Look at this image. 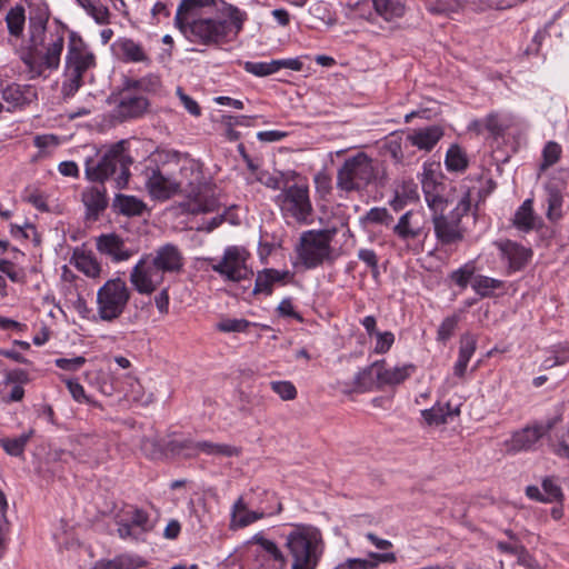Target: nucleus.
Returning <instances> with one entry per match:
<instances>
[{
	"label": "nucleus",
	"mask_w": 569,
	"mask_h": 569,
	"mask_svg": "<svg viewBox=\"0 0 569 569\" xmlns=\"http://www.w3.org/2000/svg\"><path fill=\"white\" fill-rule=\"evenodd\" d=\"M66 27L56 24L48 27L46 14L29 18L28 47L21 52L20 59L24 63L30 78H38L46 71L58 70L64 49Z\"/></svg>",
	"instance_id": "nucleus-1"
},
{
	"label": "nucleus",
	"mask_w": 569,
	"mask_h": 569,
	"mask_svg": "<svg viewBox=\"0 0 569 569\" xmlns=\"http://www.w3.org/2000/svg\"><path fill=\"white\" fill-rule=\"evenodd\" d=\"M214 14H202L177 28L191 42L204 46H219L231 41L243 28L246 12L238 7L219 1Z\"/></svg>",
	"instance_id": "nucleus-2"
},
{
	"label": "nucleus",
	"mask_w": 569,
	"mask_h": 569,
	"mask_svg": "<svg viewBox=\"0 0 569 569\" xmlns=\"http://www.w3.org/2000/svg\"><path fill=\"white\" fill-rule=\"evenodd\" d=\"M183 256L178 246L166 243L143 254L130 271L129 280L140 295L150 296L163 283L167 273H179Z\"/></svg>",
	"instance_id": "nucleus-3"
},
{
	"label": "nucleus",
	"mask_w": 569,
	"mask_h": 569,
	"mask_svg": "<svg viewBox=\"0 0 569 569\" xmlns=\"http://www.w3.org/2000/svg\"><path fill=\"white\" fill-rule=\"evenodd\" d=\"M124 141L112 144L98 159L87 158L84 162V176L91 182L104 183L113 180L117 189L127 188L130 179V166L133 160L126 150Z\"/></svg>",
	"instance_id": "nucleus-4"
},
{
	"label": "nucleus",
	"mask_w": 569,
	"mask_h": 569,
	"mask_svg": "<svg viewBox=\"0 0 569 569\" xmlns=\"http://www.w3.org/2000/svg\"><path fill=\"white\" fill-rule=\"evenodd\" d=\"M97 60L88 43L76 31H69L67 54L64 58V80L61 87L63 98L73 97L84 84L89 71L94 69Z\"/></svg>",
	"instance_id": "nucleus-5"
},
{
	"label": "nucleus",
	"mask_w": 569,
	"mask_h": 569,
	"mask_svg": "<svg viewBox=\"0 0 569 569\" xmlns=\"http://www.w3.org/2000/svg\"><path fill=\"white\" fill-rule=\"evenodd\" d=\"M286 547L293 559L291 569H316L323 552L322 533L311 525H295Z\"/></svg>",
	"instance_id": "nucleus-6"
},
{
	"label": "nucleus",
	"mask_w": 569,
	"mask_h": 569,
	"mask_svg": "<svg viewBox=\"0 0 569 569\" xmlns=\"http://www.w3.org/2000/svg\"><path fill=\"white\" fill-rule=\"evenodd\" d=\"M441 210L432 211V224L437 241L441 246L458 244L465 239L466 228L462 226V218L471 209V191L466 189L456 207L448 213Z\"/></svg>",
	"instance_id": "nucleus-7"
},
{
	"label": "nucleus",
	"mask_w": 569,
	"mask_h": 569,
	"mask_svg": "<svg viewBox=\"0 0 569 569\" xmlns=\"http://www.w3.org/2000/svg\"><path fill=\"white\" fill-rule=\"evenodd\" d=\"M337 230L333 228L308 230L301 233L296 251L301 264L306 269H315L323 263L333 262L331 242Z\"/></svg>",
	"instance_id": "nucleus-8"
},
{
	"label": "nucleus",
	"mask_w": 569,
	"mask_h": 569,
	"mask_svg": "<svg viewBox=\"0 0 569 569\" xmlns=\"http://www.w3.org/2000/svg\"><path fill=\"white\" fill-rule=\"evenodd\" d=\"M299 174L291 172V179L286 178L282 183V191L276 197L281 212L297 222H307L313 212L309 197V187L305 181H295Z\"/></svg>",
	"instance_id": "nucleus-9"
},
{
	"label": "nucleus",
	"mask_w": 569,
	"mask_h": 569,
	"mask_svg": "<svg viewBox=\"0 0 569 569\" xmlns=\"http://www.w3.org/2000/svg\"><path fill=\"white\" fill-rule=\"evenodd\" d=\"M377 177L372 159L365 152L345 160L337 172V188L346 192L367 188Z\"/></svg>",
	"instance_id": "nucleus-10"
},
{
	"label": "nucleus",
	"mask_w": 569,
	"mask_h": 569,
	"mask_svg": "<svg viewBox=\"0 0 569 569\" xmlns=\"http://www.w3.org/2000/svg\"><path fill=\"white\" fill-rule=\"evenodd\" d=\"M130 296V290L122 279L106 281L97 292V311L100 319L108 322L118 319L126 310Z\"/></svg>",
	"instance_id": "nucleus-11"
},
{
	"label": "nucleus",
	"mask_w": 569,
	"mask_h": 569,
	"mask_svg": "<svg viewBox=\"0 0 569 569\" xmlns=\"http://www.w3.org/2000/svg\"><path fill=\"white\" fill-rule=\"evenodd\" d=\"M117 533L123 540L144 541L153 530L149 513L134 505H124L114 513Z\"/></svg>",
	"instance_id": "nucleus-12"
},
{
	"label": "nucleus",
	"mask_w": 569,
	"mask_h": 569,
	"mask_svg": "<svg viewBox=\"0 0 569 569\" xmlns=\"http://www.w3.org/2000/svg\"><path fill=\"white\" fill-rule=\"evenodd\" d=\"M186 192L187 199L180 203L183 212L200 214L214 212L220 208L218 199L209 193V188L199 171L196 172L194 179L189 181Z\"/></svg>",
	"instance_id": "nucleus-13"
},
{
	"label": "nucleus",
	"mask_w": 569,
	"mask_h": 569,
	"mask_svg": "<svg viewBox=\"0 0 569 569\" xmlns=\"http://www.w3.org/2000/svg\"><path fill=\"white\" fill-rule=\"evenodd\" d=\"M248 251L238 246L227 247L222 258L211 264V269L226 280L240 282L247 279L252 271L247 266Z\"/></svg>",
	"instance_id": "nucleus-14"
},
{
	"label": "nucleus",
	"mask_w": 569,
	"mask_h": 569,
	"mask_svg": "<svg viewBox=\"0 0 569 569\" xmlns=\"http://www.w3.org/2000/svg\"><path fill=\"white\" fill-rule=\"evenodd\" d=\"M393 234L405 243L407 251L418 252L419 248L412 242L419 238H427L428 229L419 211L408 210L392 228Z\"/></svg>",
	"instance_id": "nucleus-15"
},
{
	"label": "nucleus",
	"mask_w": 569,
	"mask_h": 569,
	"mask_svg": "<svg viewBox=\"0 0 569 569\" xmlns=\"http://www.w3.org/2000/svg\"><path fill=\"white\" fill-rule=\"evenodd\" d=\"M440 163L425 162L421 173V186L425 199L432 211H438L448 206V200L441 194L442 183L439 172Z\"/></svg>",
	"instance_id": "nucleus-16"
},
{
	"label": "nucleus",
	"mask_w": 569,
	"mask_h": 569,
	"mask_svg": "<svg viewBox=\"0 0 569 569\" xmlns=\"http://www.w3.org/2000/svg\"><path fill=\"white\" fill-rule=\"evenodd\" d=\"M558 419L553 418L546 423L533 422L531 426L512 433L510 441L507 442L508 450L512 452L528 451L547 433H549L556 426Z\"/></svg>",
	"instance_id": "nucleus-17"
},
{
	"label": "nucleus",
	"mask_w": 569,
	"mask_h": 569,
	"mask_svg": "<svg viewBox=\"0 0 569 569\" xmlns=\"http://www.w3.org/2000/svg\"><path fill=\"white\" fill-rule=\"evenodd\" d=\"M146 188L157 200H168L180 192V182L164 176L159 168L147 169Z\"/></svg>",
	"instance_id": "nucleus-18"
},
{
	"label": "nucleus",
	"mask_w": 569,
	"mask_h": 569,
	"mask_svg": "<svg viewBox=\"0 0 569 569\" xmlns=\"http://www.w3.org/2000/svg\"><path fill=\"white\" fill-rule=\"evenodd\" d=\"M149 106L150 102L146 97L129 90H121L117 100L116 113L122 121L136 119L147 113Z\"/></svg>",
	"instance_id": "nucleus-19"
},
{
	"label": "nucleus",
	"mask_w": 569,
	"mask_h": 569,
	"mask_svg": "<svg viewBox=\"0 0 569 569\" xmlns=\"http://www.w3.org/2000/svg\"><path fill=\"white\" fill-rule=\"evenodd\" d=\"M378 387L397 386L405 382L416 371V366L407 363L400 367L388 368L385 359L373 362Z\"/></svg>",
	"instance_id": "nucleus-20"
},
{
	"label": "nucleus",
	"mask_w": 569,
	"mask_h": 569,
	"mask_svg": "<svg viewBox=\"0 0 569 569\" xmlns=\"http://www.w3.org/2000/svg\"><path fill=\"white\" fill-rule=\"evenodd\" d=\"M502 258L508 260L509 271L522 270L532 258V250L511 240H503L496 243Z\"/></svg>",
	"instance_id": "nucleus-21"
},
{
	"label": "nucleus",
	"mask_w": 569,
	"mask_h": 569,
	"mask_svg": "<svg viewBox=\"0 0 569 569\" xmlns=\"http://www.w3.org/2000/svg\"><path fill=\"white\" fill-rule=\"evenodd\" d=\"M96 247L100 253L110 257L114 262L126 261L133 256L123 239L114 232L100 234L96 240Z\"/></svg>",
	"instance_id": "nucleus-22"
},
{
	"label": "nucleus",
	"mask_w": 569,
	"mask_h": 569,
	"mask_svg": "<svg viewBox=\"0 0 569 569\" xmlns=\"http://www.w3.org/2000/svg\"><path fill=\"white\" fill-rule=\"evenodd\" d=\"M176 449H188L196 452H203L209 456H222V457H239L241 455V448L227 445V443H214L211 441H198L183 440L174 445Z\"/></svg>",
	"instance_id": "nucleus-23"
},
{
	"label": "nucleus",
	"mask_w": 569,
	"mask_h": 569,
	"mask_svg": "<svg viewBox=\"0 0 569 569\" xmlns=\"http://www.w3.org/2000/svg\"><path fill=\"white\" fill-rule=\"evenodd\" d=\"M1 98L8 103L7 109L21 108L30 104L37 99V91L31 86H22L18 83H11L0 91Z\"/></svg>",
	"instance_id": "nucleus-24"
},
{
	"label": "nucleus",
	"mask_w": 569,
	"mask_h": 569,
	"mask_svg": "<svg viewBox=\"0 0 569 569\" xmlns=\"http://www.w3.org/2000/svg\"><path fill=\"white\" fill-rule=\"evenodd\" d=\"M81 199L90 217L97 218L108 206L107 190L103 183L86 188Z\"/></svg>",
	"instance_id": "nucleus-25"
},
{
	"label": "nucleus",
	"mask_w": 569,
	"mask_h": 569,
	"mask_svg": "<svg viewBox=\"0 0 569 569\" xmlns=\"http://www.w3.org/2000/svg\"><path fill=\"white\" fill-rule=\"evenodd\" d=\"M443 136V130L439 126H430L415 130L408 134L407 140L412 147H417L420 150L430 151L439 142Z\"/></svg>",
	"instance_id": "nucleus-26"
},
{
	"label": "nucleus",
	"mask_w": 569,
	"mask_h": 569,
	"mask_svg": "<svg viewBox=\"0 0 569 569\" xmlns=\"http://www.w3.org/2000/svg\"><path fill=\"white\" fill-rule=\"evenodd\" d=\"M373 10L386 22H395L405 17L407 0H372Z\"/></svg>",
	"instance_id": "nucleus-27"
},
{
	"label": "nucleus",
	"mask_w": 569,
	"mask_h": 569,
	"mask_svg": "<svg viewBox=\"0 0 569 569\" xmlns=\"http://www.w3.org/2000/svg\"><path fill=\"white\" fill-rule=\"evenodd\" d=\"M217 0H181L174 17V26H180L198 18L202 8L216 7Z\"/></svg>",
	"instance_id": "nucleus-28"
},
{
	"label": "nucleus",
	"mask_w": 569,
	"mask_h": 569,
	"mask_svg": "<svg viewBox=\"0 0 569 569\" xmlns=\"http://www.w3.org/2000/svg\"><path fill=\"white\" fill-rule=\"evenodd\" d=\"M113 208L119 214L139 217L146 211L147 204L134 196L118 193L113 199Z\"/></svg>",
	"instance_id": "nucleus-29"
},
{
	"label": "nucleus",
	"mask_w": 569,
	"mask_h": 569,
	"mask_svg": "<svg viewBox=\"0 0 569 569\" xmlns=\"http://www.w3.org/2000/svg\"><path fill=\"white\" fill-rule=\"evenodd\" d=\"M289 276V271H279L276 269H264L259 271L256 277L253 293H272L273 284L283 281Z\"/></svg>",
	"instance_id": "nucleus-30"
},
{
	"label": "nucleus",
	"mask_w": 569,
	"mask_h": 569,
	"mask_svg": "<svg viewBox=\"0 0 569 569\" xmlns=\"http://www.w3.org/2000/svg\"><path fill=\"white\" fill-rule=\"evenodd\" d=\"M147 565L148 562L140 556L121 553L113 559L97 562L96 569H139Z\"/></svg>",
	"instance_id": "nucleus-31"
},
{
	"label": "nucleus",
	"mask_w": 569,
	"mask_h": 569,
	"mask_svg": "<svg viewBox=\"0 0 569 569\" xmlns=\"http://www.w3.org/2000/svg\"><path fill=\"white\" fill-rule=\"evenodd\" d=\"M263 516V512L249 511L243 497H239L232 508L231 528H244L254 521L262 519Z\"/></svg>",
	"instance_id": "nucleus-32"
},
{
	"label": "nucleus",
	"mask_w": 569,
	"mask_h": 569,
	"mask_svg": "<svg viewBox=\"0 0 569 569\" xmlns=\"http://www.w3.org/2000/svg\"><path fill=\"white\" fill-rule=\"evenodd\" d=\"M425 8L432 16L450 17L465 9L463 0H426Z\"/></svg>",
	"instance_id": "nucleus-33"
},
{
	"label": "nucleus",
	"mask_w": 569,
	"mask_h": 569,
	"mask_svg": "<svg viewBox=\"0 0 569 569\" xmlns=\"http://www.w3.org/2000/svg\"><path fill=\"white\" fill-rule=\"evenodd\" d=\"M72 261L74 267L88 277L96 278L101 272L100 263L91 252L76 249Z\"/></svg>",
	"instance_id": "nucleus-34"
},
{
	"label": "nucleus",
	"mask_w": 569,
	"mask_h": 569,
	"mask_svg": "<svg viewBox=\"0 0 569 569\" xmlns=\"http://www.w3.org/2000/svg\"><path fill=\"white\" fill-rule=\"evenodd\" d=\"M536 216L532 208V200L527 199L516 210L512 223L513 226L523 232H529L536 227Z\"/></svg>",
	"instance_id": "nucleus-35"
},
{
	"label": "nucleus",
	"mask_w": 569,
	"mask_h": 569,
	"mask_svg": "<svg viewBox=\"0 0 569 569\" xmlns=\"http://www.w3.org/2000/svg\"><path fill=\"white\" fill-rule=\"evenodd\" d=\"M252 541L259 545L262 550L268 555L269 559L273 561V569H286L287 560L282 551L276 545V542L266 539L261 535H254Z\"/></svg>",
	"instance_id": "nucleus-36"
},
{
	"label": "nucleus",
	"mask_w": 569,
	"mask_h": 569,
	"mask_svg": "<svg viewBox=\"0 0 569 569\" xmlns=\"http://www.w3.org/2000/svg\"><path fill=\"white\" fill-rule=\"evenodd\" d=\"M471 287L478 296L487 298L492 297L497 290L503 289L505 282L488 276L477 274L473 277Z\"/></svg>",
	"instance_id": "nucleus-37"
},
{
	"label": "nucleus",
	"mask_w": 569,
	"mask_h": 569,
	"mask_svg": "<svg viewBox=\"0 0 569 569\" xmlns=\"http://www.w3.org/2000/svg\"><path fill=\"white\" fill-rule=\"evenodd\" d=\"M119 49L121 51L122 59L126 62H150V59L144 52L142 46L132 39H122L119 41Z\"/></svg>",
	"instance_id": "nucleus-38"
},
{
	"label": "nucleus",
	"mask_w": 569,
	"mask_h": 569,
	"mask_svg": "<svg viewBox=\"0 0 569 569\" xmlns=\"http://www.w3.org/2000/svg\"><path fill=\"white\" fill-rule=\"evenodd\" d=\"M6 22L9 34L20 38L24 30L26 24V10L23 6L16 4L6 14Z\"/></svg>",
	"instance_id": "nucleus-39"
},
{
	"label": "nucleus",
	"mask_w": 569,
	"mask_h": 569,
	"mask_svg": "<svg viewBox=\"0 0 569 569\" xmlns=\"http://www.w3.org/2000/svg\"><path fill=\"white\" fill-rule=\"evenodd\" d=\"M34 430L30 429L16 438H1L0 446L10 456L19 457L24 452L26 446L33 436Z\"/></svg>",
	"instance_id": "nucleus-40"
},
{
	"label": "nucleus",
	"mask_w": 569,
	"mask_h": 569,
	"mask_svg": "<svg viewBox=\"0 0 569 569\" xmlns=\"http://www.w3.org/2000/svg\"><path fill=\"white\" fill-rule=\"evenodd\" d=\"M445 164L448 171H465L468 167V158L466 152L458 144H452L447 150Z\"/></svg>",
	"instance_id": "nucleus-41"
},
{
	"label": "nucleus",
	"mask_w": 569,
	"mask_h": 569,
	"mask_svg": "<svg viewBox=\"0 0 569 569\" xmlns=\"http://www.w3.org/2000/svg\"><path fill=\"white\" fill-rule=\"evenodd\" d=\"M546 190H547V204H548L546 216L550 221L555 222V221H558L562 216V212H561V207H562V201H563L562 194L557 187L551 186V184H548L546 187Z\"/></svg>",
	"instance_id": "nucleus-42"
},
{
	"label": "nucleus",
	"mask_w": 569,
	"mask_h": 569,
	"mask_svg": "<svg viewBox=\"0 0 569 569\" xmlns=\"http://www.w3.org/2000/svg\"><path fill=\"white\" fill-rule=\"evenodd\" d=\"M451 415L450 403L445 407L436 405L430 409L421 411V416L429 426H440L447 423V417Z\"/></svg>",
	"instance_id": "nucleus-43"
},
{
	"label": "nucleus",
	"mask_w": 569,
	"mask_h": 569,
	"mask_svg": "<svg viewBox=\"0 0 569 569\" xmlns=\"http://www.w3.org/2000/svg\"><path fill=\"white\" fill-rule=\"evenodd\" d=\"M393 221L387 208H371L363 217L360 218L362 224H381L389 227Z\"/></svg>",
	"instance_id": "nucleus-44"
},
{
	"label": "nucleus",
	"mask_w": 569,
	"mask_h": 569,
	"mask_svg": "<svg viewBox=\"0 0 569 569\" xmlns=\"http://www.w3.org/2000/svg\"><path fill=\"white\" fill-rule=\"evenodd\" d=\"M476 266L469 261L449 274V279L461 289H466L469 281L475 277Z\"/></svg>",
	"instance_id": "nucleus-45"
},
{
	"label": "nucleus",
	"mask_w": 569,
	"mask_h": 569,
	"mask_svg": "<svg viewBox=\"0 0 569 569\" xmlns=\"http://www.w3.org/2000/svg\"><path fill=\"white\" fill-rule=\"evenodd\" d=\"M561 146L555 141H549L546 143L542 150V162L540 164L541 170H546L547 168L557 163L561 157Z\"/></svg>",
	"instance_id": "nucleus-46"
},
{
	"label": "nucleus",
	"mask_w": 569,
	"mask_h": 569,
	"mask_svg": "<svg viewBox=\"0 0 569 569\" xmlns=\"http://www.w3.org/2000/svg\"><path fill=\"white\" fill-rule=\"evenodd\" d=\"M373 375L376 376V367H373V363L359 371L353 380L355 390L366 391L371 389L373 385Z\"/></svg>",
	"instance_id": "nucleus-47"
},
{
	"label": "nucleus",
	"mask_w": 569,
	"mask_h": 569,
	"mask_svg": "<svg viewBox=\"0 0 569 569\" xmlns=\"http://www.w3.org/2000/svg\"><path fill=\"white\" fill-rule=\"evenodd\" d=\"M542 493L545 496L546 503L560 501L563 498L561 487L549 477L545 478L542 481Z\"/></svg>",
	"instance_id": "nucleus-48"
},
{
	"label": "nucleus",
	"mask_w": 569,
	"mask_h": 569,
	"mask_svg": "<svg viewBox=\"0 0 569 569\" xmlns=\"http://www.w3.org/2000/svg\"><path fill=\"white\" fill-rule=\"evenodd\" d=\"M271 390L277 393L282 400L289 401L297 398V389L291 381H271Z\"/></svg>",
	"instance_id": "nucleus-49"
},
{
	"label": "nucleus",
	"mask_w": 569,
	"mask_h": 569,
	"mask_svg": "<svg viewBox=\"0 0 569 569\" xmlns=\"http://www.w3.org/2000/svg\"><path fill=\"white\" fill-rule=\"evenodd\" d=\"M244 70L253 76H257V77H267V76H270V74H273L277 72L273 60H271L269 62L248 61L244 63Z\"/></svg>",
	"instance_id": "nucleus-50"
},
{
	"label": "nucleus",
	"mask_w": 569,
	"mask_h": 569,
	"mask_svg": "<svg viewBox=\"0 0 569 569\" xmlns=\"http://www.w3.org/2000/svg\"><path fill=\"white\" fill-rule=\"evenodd\" d=\"M33 144L49 157L59 146V138L56 134H38L33 138Z\"/></svg>",
	"instance_id": "nucleus-51"
},
{
	"label": "nucleus",
	"mask_w": 569,
	"mask_h": 569,
	"mask_svg": "<svg viewBox=\"0 0 569 569\" xmlns=\"http://www.w3.org/2000/svg\"><path fill=\"white\" fill-rule=\"evenodd\" d=\"M86 12L100 26L110 23V11L108 7L102 3L93 1L92 4L87 8Z\"/></svg>",
	"instance_id": "nucleus-52"
},
{
	"label": "nucleus",
	"mask_w": 569,
	"mask_h": 569,
	"mask_svg": "<svg viewBox=\"0 0 569 569\" xmlns=\"http://www.w3.org/2000/svg\"><path fill=\"white\" fill-rule=\"evenodd\" d=\"M458 321L459 318L456 315L445 318L438 328L437 340L442 342L449 340L457 328Z\"/></svg>",
	"instance_id": "nucleus-53"
},
{
	"label": "nucleus",
	"mask_w": 569,
	"mask_h": 569,
	"mask_svg": "<svg viewBox=\"0 0 569 569\" xmlns=\"http://www.w3.org/2000/svg\"><path fill=\"white\" fill-rule=\"evenodd\" d=\"M376 345L375 353L385 355L387 353L392 345L395 343V335L391 331L376 332Z\"/></svg>",
	"instance_id": "nucleus-54"
},
{
	"label": "nucleus",
	"mask_w": 569,
	"mask_h": 569,
	"mask_svg": "<svg viewBox=\"0 0 569 569\" xmlns=\"http://www.w3.org/2000/svg\"><path fill=\"white\" fill-rule=\"evenodd\" d=\"M249 326L246 319H224L217 325V329L221 332H243Z\"/></svg>",
	"instance_id": "nucleus-55"
},
{
	"label": "nucleus",
	"mask_w": 569,
	"mask_h": 569,
	"mask_svg": "<svg viewBox=\"0 0 569 569\" xmlns=\"http://www.w3.org/2000/svg\"><path fill=\"white\" fill-rule=\"evenodd\" d=\"M0 272L4 273L12 282H24V273L17 270L14 263L10 260L0 259Z\"/></svg>",
	"instance_id": "nucleus-56"
},
{
	"label": "nucleus",
	"mask_w": 569,
	"mask_h": 569,
	"mask_svg": "<svg viewBox=\"0 0 569 569\" xmlns=\"http://www.w3.org/2000/svg\"><path fill=\"white\" fill-rule=\"evenodd\" d=\"M477 348V340L472 335H463L460 340L459 358L470 361Z\"/></svg>",
	"instance_id": "nucleus-57"
},
{
	"label": "nucleus",
	"mask_w": 569,
	"mask_h": 569,
	"mask_svg": "<svg viewBox=\"0 0 569 569\" xmlns=\"http://www.w3.org/2000/svg\"><path fill=\"white\" fill-rule=\"evenodd\" d=\"M383 149H385V153L387 156H389L395 161V163L403 162V152H402L400 139L388 140L385 143Z\"/></svg>",
	"instance_id": "nucleus-58"
},
{
	"label": "nucleus",
	"mask_w": 569,
	"mask_h": 569,
	"mask_svg": "<svg viewBox=\"0 0 569 569\" xmlns=\"http://www.w3.org/2000/svg\"><path fill=\"white\" fill-rule=\"evenodd\" d=\"M87 359L82 356H78L74 358H58L54 360V365L66 371H78Z\"/></svg>",
	"instance_id": "nucleus-59"
},
{
	"label": "nucleus",
	"mask_w": 569,
	"mask_h": 569,
	"mask_svg": "<svg viewBox=\"0 0 569 569\" xmlns=\"http://www.w3.org/2000/svg\"><path fill=\"white\" fill-rule=\"evenodd\" d=\"M485 128L495 137L502 136L506 130V127L501 123L499 116L495 112L489 113L485 118Z\"/></svg>",
	"instance_id": "nucleus-60"
},
{
	"label": "nucleus",
	"mask_w": 569,
	"mask_h": 569,
	"mask_svg": "<svg viewBox=\"0 0 569 569\" xmlns=\"http://www.w3.org/2000/svg\"><path fill=\"white\" fill-rule=\"evenodd\" d=\"M177 94H178L181 103L183 104V107L190 114H192L194 117H199L201 114V108L198 104V102L196 100H193L190 96L186 94L183 92L182 88H180V87L177 88Z\"/></svg>",
	"instance_id": "nucleus-61"
},
{
	"label": "nucleus",
	"mask_w": 569,
	"mask_h": 569,
	"mask_svg": "<svg viewBox=\"0 0 569 569\" xmlns=\"http://www.w3.org/2000/svg\"><path fill=\"white\" fill-rule=\"evenodd\" d=\"M569 362V347H559L555 350L553 358L545 360L546 368H552L555 366H561Z\"/></svg>",
	"instance_id": "nucleus-62"
},
{
	"label": "nucleus",
	"mask_w": 569,
	"mask_h": 569,
	"mask_svg": "<svg viewBox=\"0 0 569 569\" xmlns=\"http://www.w3.org/2000/svg\"><path fill=\"white\" fill-rule=\"evenodd\" d=\"M68 390L70 391L72 398L78 402H88L89 399L86 396L83 387L77 380H64Z\"/></svg>",
	"instance_id": "nucleus-63"
},
{
	"label": "nucleus",
	"mask_w": 569,
	"mask_h": 569,
	"mask_svg": "<svg viewBox=\"0 0 569 569\" xmlns=\"http://www.w3.org/2000/svg\"><path fill=\"white\" fill-rule=\"evenodd\" d=\"M343 567L348 569H376L377 561H372V559H361V558H349L346 560Z\"/></svg>",
	"instance_id": "nucleus-64"
}]
</instances>
